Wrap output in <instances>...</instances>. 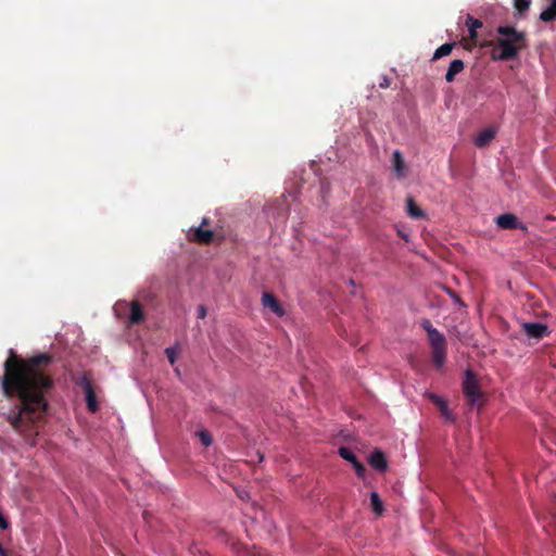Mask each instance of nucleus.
<instances>
[{
  "label": "nucleus",
  "instance_id": "12",
  "mask_svg": "<svg viewBox=\"0 0 556 556\" xmlns=\"http://www.w3.org/2000/svg\"><path fill=\"white\" fill-rule=\"evenodd\" d=\"M192 240L208 244L214 240V232L212 230H204L202 227L195 228L192 233Z\"/></svg>",
  "mask_w": 556,
  "mask_h": 556
},
{
  "label": "nucleus",
  "instance_id": "18",
  "mask_svg": "<svg viewBox=\"0 0 556 556\" xmlns=\"http://www.w3.org/2000/svg\"><path fill=\"white\" fill-rule=\"evenodd\" d=\"M370 505L374 513L378 516H380L384 510L383 503L376 491L370 493Z\"/></svg>",
  "mask_w": 556,
  "mask_h": 556
},
{
  "label": "nucleus",
  "instance_id": "17",
  "mask_svg": "<svg viewBox=\"0 0 556 556\" xmlns=\"http://www.w3.org/2000/svg\"><path fill=\"white\" fill-rule=\"evenodd\" d=\"M455 47L453 42H446L440 46L433 53L432 61L450 55Z\"/></svg>",
  "mask_w": 556,
  "mask_h": 556
},
{
  "label": "nucleus",
  "instance_id": "35",
  "mask_svg": "<svg viewBox=\"0 0 556 556\" xmlns=\"http://www.w3.org/2000/svg\"><path fill=\"white\" fill-rule=\"evenodd\" d=\"M399 236H401L405 240H408L407 236L405 233H403L402 231H399Z\"/></svg>",
  "mask_w": 556,
  "mask_h": 556
},
{
  "label": "nucleus",
  "instance_id": "5",
  "mask_svg": "<svg viewBox=\"0 0 556 556\" xmlns=\"http://www.w3.org/2000/svg\"><path fill=\"white\" fill-rule=\"evenodd\" d=\"M522 330L529 338L536 340L547 337L551 332L547 325L543 323H525Z\"/></svg>",
  "mask_w": 556,
  "mask_h": 556
},
{
  "label": "nucleus",
  "instance_id": "28",
  "mask_svg": "<svg viewBox=\"0 0 556 556\" xmlns=\"http://www.w3.org/2000/svg\"><path fill=\"white\" fill-rule=\"evenodd\" d=\"M206 316V307L204 305H199L198 307V318H205Z\"/></svg>",
  "mask_w": 556,
  "mask_h": 556
},
{
  "label": "nucleus",
  "instance_id": "10",
  "mask_svg": "<svg viewBox=\"0 0 556 556\" xmlns=\"http://www.w3.org/2000/svg\"><path fill=\"white\" fill-rule=\"evenodd\" d=\"M465 68V63L460 59L453 60L450 63V66L447 68V72L445 74V80L447 83H453L455 80L456 75L462 73Z\"/></svg>",
  "mask_w": 556,
  "mask_h": 556
},
{
  "label": "nucleus",
  "instance_id": "6",
  "mask_svg": "<svg viewBox=\"0 0 556 556\" xmlns=\"http://www.w3.org/2000/svg\"><path fill=\"white\" fill-rule=\"evenodd\" d=\"M495 223L501 229H526V226L522 225L518 220L517 216L511 213L498 215L495 218Z\"/></svg>",
  "mask_w": 556,
  "mask_h": 556
},
{
  "label": "nucleus",
  "instance_id": "8",
  "mask_svg": "<svg viewBox=\"0 0 556 556\" xmlns=\"http://www.w3.org/2000/svg\"><path fill=\"white\" fill-rule=\"evenodd\" d=\"M80 386L84 388L85 394H86V403L87 407L91 413H96L99 408L97 397L94 390L88 380V378L84 377L81 379Z\"/></svg>",
  "mask_w": 556,
  "mask_h": 556
},
{
  "label": "nucleus",
  "instance_id": "22",
  "mask_svg": "<svg viewBox=\"0 0 556 556\" xmlns=\"http://www.w3.org/2000/svg\"><path fill=\"white\" fill-rule=\"evenodd\" d=\"M198 437L204 446H210L212 444L213 440H212V435L208 431H206V430L200 431L198 433Z\"/></svg>",
  "mask_w": 556,
  "mask_h": 556
},
{
  "label": "nucleus",
  "instance_id": "7",
  "mask_svg": "<svg viewBox=\"0 0 556 556\" xmlns=\"http://www.w3.org/2000/svg\"><path fill=\"white\" fill-rule=\"evenodd\" d=\"M262 304L265 308L270 309L278 317H282L286 314L278 299L270 292L263 293Z\"/></svg>",
  "mask_w": 556,
  "mask_h": 556
},
{
  "label": "nucleus",
  "instance_id": "15",
  "mask_svg": "<svg viewBox=\"0 0 556 556\" xmlns=\"http://www.w3.org/2000/svg\"><path fill=\"white\" fill-rule=\"evenodd\" d=\"M407 214L415 219H420L425 217L424 211L417 205L415 200L412 197H408L407 200Z\"/></svg>",
  "mask_w": 556,
  "mask_h": 556
},
{
  "label": "nucleus",
  "instance_id": "33",
  "mask_svg": "<svg viewBox=\"0 0 556 556\" xmlns=\"http://www.w3.org/2000/svg\"><path fill=\"white\" fill-rule=\"evenodd\" d=\"M389 85H390L389 79L387 77H383V81L380 83V87L387 88V87H389Z\"/></svg>",
  "mask_w": 556,
  "mask_h": 556
},
{
  "label": "nucleus",
  "instance_id": "24",
  "mask_svg": "<svg viewBox=\"0 0 556 556\" xmlns=\"http://www.w3.org/2000/svg\"><path fill=\"white\" fill-rule=\"evenodd\" d=\"M427 396L438 408H441L442 405L447 403L444 399L440 397L435 393H427Z\"/></svg>",
  "mask_w": 556,
  "mask_h": 556
},
{
  "label": "nucleus",
  "instance_id": "23",
  "mask_svg": "<svg viewBox=\"0 0 556 556\" xmlns=\"http://www.w3.org/2000/svg\"><path fill=\"white\" fill-rule=\"evenodd\" d=\"M165 354H166L169 363L172 365H174L176 362V358H177V354H178L177 346H170V348L165 349Z\"/></svg>",
  "mask_w": 556,
  "mask_h": 556
},
{
  "label": "nucleus",
  "instance_id": "34",
  "mask_svg": "<svg viewBox=\"0 0 556 556\" xmlns=\"http://www.w3.org/2000/svg\"><path fill=\"white\" fill-rule=\"evenodd\" d=\"M285 202H286V200H285V199H279V200H277V203L279 204V206H280V205H283V204H285Z\"/></svg>",
  "mask_w": 556,
  "mask_h": 556
},
{
  "label": "nucleus",
  "instance_id": "2",
  "mask_svg": "<svg viewBox=\"0 0 556 556\" xmlns=\"http://www.w3.org/2000/svg\"><path fill=\"white\" fill-rule=\"evenodd\" d=\"M496 33L500 37L486 45L495 46L491 53L494 61L513 60L528 46L526 33L517 30L514 26H498Z\"/></svg>",
  "mask_w": 556,
  "mask_h": 556
},
{
  "label": "nucleus",
  "instance_id": "32",
  "mask_svg": "<svg viewBox=\"0 0 556 556\" xmlns=\"http://www.w3.org/2000/svg\"><path fill=\"white\" fill-rule=\"evenodd\" d=\"M447 292L456 302L462 304V301H460L459 296L454 291L448 290Z\"/></svg>",
  "mask_w": 556,
  "mask_h": 556
},
{
  "label": "nucleus",
  "instance_id": "25",
  "mask_svg": "<svg viewBox=\"0 0 556 556\" xmlns=\"http://www.w3.org/2000/svg\"><path fill=\"white\" fill-rule=\"evenodd\" d=\"M427 396L438 408H441L442 405L447 403L444 399L440 397L435 393H427Z\"/></svg>",
  "mask_w": 556,
  "mask_h": 556
},
{
  "label": "nucleus",
  "instance_id": "30",
  "mask_svg": "<svg viewBox=\"0 0 556 556\" xmlns=\"http://www.w3.org/2000/svg\"><path fill=\"white\" fill-rule=\"evenodd\" d=\"M289 214V211L287 207H283V208H279L278 211V216H280L281 218H286Z\"/></svg>",
  "mask_w": 556,
  "mask_h": 556
},
{
  "label": "nucleus",
  "instance_id": "11",
  "mask_svg": "<svg viewBox=\"0 0 556 556\" xmlns=\"http://www.w3.org/2000/svg\"><path fill=\"white\" fill-rule=\"evenodd\" d=\"M392 165L396 176L403 178L405 176V161L399 150L393 152Z\"/></svg>",
  "mask_w": 556,
  "mask_h": 556
},
{
  "label": "nucleus",
  "instance_id": "3",
  "mask_svg": "<svg viewBox=\"0 0 556 556\" xmlns=\"http://www.w3.org/2000/svg\"><path fill=\"white\" fill-rule=\"evenodd\" d=\"M420 326L427 332L431 346L433 364L437 368H441L446 359V339L437 328L432 326L429 319H422Z\"/></svg>",
  "mask_w": 556,
  "mask_h": 556
},
{
  "label": "nucleus",
  "instance_id": "20",
  "mask_svg": "<svg viewBox=\"0 0 556 556\" xmlns=\"http://www.w3.org/2000/svg\"><path fill=\"white\" fill-rule=\"evenodd\" d=\"M531 0H514V5L519 13H525L529 10Z\"/></svg>",
  "mask_w": 556,
  "mask_h": 556
},
{
  "label": "nucleus",
  "instance_id": "13",
  "mask_svg": "<svg viewBox=\"0 0 556 556\" xmlns=\"http://www.w3.org/2000/svg\"><path fill=\"white\" fill-rule=\"evenodd\" d=\"M144 320V313L141 305L134 301L130 306L129 324L137 325Z\"/></svg>",
  "mask_w": 556,
  "mask_h": 556
},
{
  "label": "nucleus",
  "instance_id": "16",
  "mask_svg": "<svg viewBox=\"0 0 556 556\" xmlns=\"http://www.w3.org/2000/svg\"><path fill=\"white\" fill-rule=\"evenodd\" d=\"M540 20L544 23H549L556 20V0H552L549 5L541 12Z\"/></svg>",
  "mask_w": 556,
  "mask_h": 556
},
{
  "label": "nucleus",
  "instance_id": "21",
  "mask_svg": "<svg viewBox=\"0 0 556 556\" xmlns=\"http://www.w3.org/2000/svg\"><path fill=\"white\" fill-rule=\"evenodd\" d=\"M441 416L447 420L453 422L455 420L454 414L450 410L447 403L445 405H442L441 408H439Z\"/></svg>",
  "mask_w": 556,
  "mask_h": 556
},
{
  "label": "nucleus",
  "instance_id": "29",
  "mask_svg": "<svg viewBox=\"0 0 556 556\" xmlns=\"http://www.w3.org/2000/svg\"><path fill=\"white\" fill-rule=\"evenodd\" d=\"M0 528L5 530L9 528L8 520L3 517V515L0 513Z\"/></svg>",
  "mask_w": 556,
  "mask_h": 556
},
{
  "label": "nucleus",
  "instance_id": "1",
  "mask_svg": "<svg viewBox=\"0 0 556 556\" xmlns=\"http://www.w3.org/2000/svg\"><path fill=\"white\" fill-rule=\"evenodd\" d=\"M52 359L48 353L23 357L10 349L3 364L2 394L17 401L7 414V420L30 445L36 444L48 410L47 394L53 387L48 367Z\"/></svg>",
  "mask_w": 556,
  "mask_h": 556
},
{
  "label": "nucleus",
  "instance_id": "4",
  "mask_svg": "<svg viewBox=\"0 0 556 556\" xmlns=\"http://www.w3.org/2000/svg\"><path fill=\"white\" fill-rule=\"evenodd\" d=\"M463 392L470 405H475L481 396L479 381L472 370L467 369L463 381Z\"/></svg>",
  "mask_w": 556,
  "mask_h": 556
},
{
  "label": "nucleus",
  "instance_id": "36",
  "mask_svg": "<svg viewBox=\"0 0 556 556\" xmlns=\"http://www.w3.org/2000/svg\"><path fill=\"white\" fill-rule=\"evenodd\" d=\"M206 224H207V219H206V218H204V219L202 220V225H206Z\"/></svg>",
  "mask_w": 556,
  "mask_h": 556
},
{
  "label": "nucleus",
  "instance_id": "9",
  "mask_svg": "<svg viewBox=\"0 0 556 556\" xmlns=\"http://www.w3.org/2000/svg\"><path fill=\"white\" fill-rule=\"evenodd\" d=\"M368 462H369V465L374 469H376L380 472L384 471L388 468V462H387L386 455L380 450H375L369 455Z\"/></svg>",
  "mask_w": 556,
  "mask_h": 556
},
{
  "label": "nucleus",
  "instance_id": "19",
  "mask_svg": "<svg viewBox=\"0 0 556 556\" xmlns=\"http://www.w3.org/2000/svg\"><path fill=\"white\" fill-rule=\"evenodd\" d=\"M339 455L348 460L349 463H351L352 465L355 464L358 459L356 457V455L353 453V451L346 446H341L339 448Z\"/></svg>",
  "mask_w": 556,
  "mask_h": 556
},
{
  "label": "nucleus",
  "instance_id": "14",
  "mask_svg": "<svg viewBox=\"0 0 556 556\" xmlns=\"http://www.w3.org/2000/svg\"><path fill=\"white\" fill-rule=\"evenodd\" d=\"M495 137V131L491 128L484 129L481 132L478 134V136L475 138V144L478 148H484L486 147L492 139Z\"/></svg>",
  "mask_w": 556,
  "mask_h": 556
},
{
  "label": "nucleus",
  "instance_id": "27",
  "mask_svg": "<svg viewBox=\"0 0 556 556\" xmlns=\"http://www.w3.org/2000/svg\"><path fill=\"white\" fill-rule=\"evenodd\" d=\"M353 468L355 469V472L356 475L359 477V478H365V473H366V468L365 466L361 463V462H356L355 464L352 465Z\"/></svg>",
  "mask_w": 556,
  "mask_h": 556
},
{
  "label": "nucleus",
  "instance_id": "31",
  "mask_svg": "<svg viewBox=\"0 0 556 556\" xmlns=\"http://www.w3.org/2000/svg\"><path fill=\"white\" fill-rule=\"evenodd\" d=\"M468 31H469L470 39H476L477 38V36H478L477 29L468 28Z\"/></svg>",
  "mask_w": 556,
  "mask_h": 556
},
{
  "label": "nucleus",
  "instance_id": "26",
  "mask_svg": "<svg viewBox=\"0 0 556 556\" xmlns=\"http://www.w3.org/2000/svg\"><path fill=\"white\" fill-rule=\"evenodd\" d=\"M466 26L468 28L478 29L482 27V22L472 17L471 15H468L466 18Z\"/></svg>",
  "mask_w": 556,
  "mask_h": 556
}]
</instances>
